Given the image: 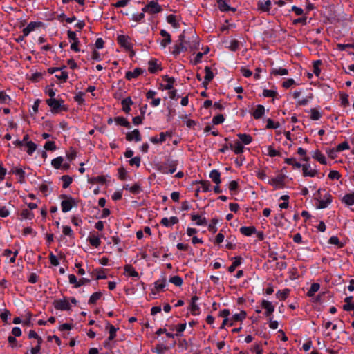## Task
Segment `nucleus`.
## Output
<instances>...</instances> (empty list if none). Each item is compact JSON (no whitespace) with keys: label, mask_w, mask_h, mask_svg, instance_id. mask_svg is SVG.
<instances>
[{"label":"nucleus","mask_w":354,"mask_h":354,"mask_svg":"<svg viewBox=\"0 0 354 354\" xmlns=\"http://www.w3.org/2000/svg\"><path fill=\"white\" fill-rule=\"evenodd\" d=\"M239 46V43L236 39H232L228 42L227 48H229L232 51H236Z\"/></svg>","instance_id":"nucleus-57"},{"label":"nucleus","mask_w":354,"mask_h":354,"mask_svg":"<svg viewBox=\"0 0 354 354\" xmlns=\"http://www.w3.org/2000/svg\"><path fill=\"white\" fill-rule=\"evenodd\" d=\"M114 121L117 124L126 127H129V122L123 117H117L115 118Z\"/></svg>","instance_id":"nucleus-51"},{"label":"nucleus","mask_w":354,"mask_h":354,"mask_svg":"<svg viewBox=\"0 0 354 354\" xmlns=\"http://www.w3.org/2000/svg\"><path fill=\"white\" fill-rule=\"evenodd\" d=\"M142 11L149 14H156L162 11V8L156 1H151L144 8Z\"/></svg>","instance_id":"nucleus-6"},{"label":"nucleus","mask_w":354,"mask_h":354,"mask_svg":"<svg viewBox=\"0 0 354 354\" xmlns=\"http://www.w3.org/2000/svg\"><path fill=\"white\" fill-rule=\"evenodd\" d=\"M352 299H353V297L351 296L347 297L345 299V301L346 302V304H345L344 306V307H343L344 310H345L346 311H349V310L354 309V304L353 303H351Z\"/></svg>","instance_id":"nucleus-50"},{"label":"nucleus","mask_w":354,"mask_h":354,"mask_svg":"<svg viewBox=\"0 0 354 354\" xmlns=\"http://www.w3.org/2000/svg\"><path fill=\"white\" fill-rule=\"evenodd\" d=\"M180 44L174 46L172 54L174 55H179L181 52L187 50H194L198 48L199 41L198 37L192 35L187 39L184 35H180Z\"/></svg>","instance_id":"nucleus-1"},{"label":"nucleus","mask_w":354,"mask_h":354,"mask_svg":"<svg viewBox=\"0 0 354 354\" xmlns=\"http://www.w3.org/2000/svg\"><path fill=\"white\" fill-rule=\"evenodd\" d=\"M163 174H173L176 170V163L175 162H167L160 168Z\"/></svg>","instance_id":"nucleus-16"},{"label":"nucleus","mask_w":354,"mask_h":354,"mask_svg":"<svg viewBox=\"0 0 354 354\" xmlns=\"http://www.w3.org/2000/svg\"><path fill=\"white\" fill-rule=\"evenodd\" d=\"M169 281L175 285L176 286L180 287L182 286L183 280L180 277L176 275L171 277L169 278Z\"/></svg>","instance_id":"nucleus-44"},{"label":"nucleus","mask_w":354,"mask_h":354,"mask_svg":"<svg viewBox=\"0 0 354 354\" xmlns=\"http://www.w3.org/2000/svg\"><path fill=\"white\" fill-rule=\"evenodd\" d=\"M218 6L221 11L228 12L230 10L234 11L235 9L231 8L225 0H218Z\"/></svg>","instance_id":"nucleus-32"},{"label":"nucleus","mask_w":354,"mask_h":354,"mask_svg":"<svg viewBox=\"0 0 354 354\" xmlns=\"http://www.w3.org/2000/svg\"><path fill=\"white\" fill-rule=\"evenodd\" d=\"M47 104L51 108L52 111L55 113H57L59 111L67 110V108L64 105L63 100H57L56 98L48 99L46 100Z\"/></svg>","instance_id":"nucleus-3"},{"label":"nucleus","mask_w":354,"mask_h":354,"mask_svg":"<svg viewBox=\"0 0 354 354\" xmlns=\"http://www.w3.org/2000/svg\"><path fill=\"white\" fill-rule=\"evenodd\" d=\"M246 317V313L244 310H241L239 313L234 314L230 317V326H232L236 322H242Z\"/></svg>","instance_id":"nucleus-17"},{"label":"nucleus","mask_w":354,"mask_h":354,"mask_svg":"<svg viewBox=\"0 0 354 354\" xmlns=\"http://www.w3.org/2000/svg\"><path fill=\"white\" fill-rule=\"evenodd\" d=\"M11 101V98L4 91H0V103L1 104H9Z\"/></svg>","instance_id":"nucleus-52"},{"label":"nucleus","mask_w":354,"mask_h":354,"mask_svg":"<svg viewBox=\"0 0 354 354\" xmlns=\"http://www.w3.org/2000/svg\"><path fill=\"white\" fill-rule=\"evenodd\" d=\"M319 288H320V286L319 283H313L310 286V287L308 291V293H307L309 297L313 296L319 290Z\"/></svg>","instance_id":"nucleus-48"},{"label":"nucleus","mask_w":354,"mask_h":354,"mask_svg":"<svg viewBox=\"0 0 354 354\" xmlns=\"http://www.w3.org/2000/svg\"><path fill=\"white\" fill-rule=\"evenodd\" d=\"M167 21L171 24L174 28H179V23L176 17L174 15H169L167 17Z\"/></svg>","instance_id":"nucleus-38"},{"label":"nucleus","mask_w":354,"mask_h":354,"mask_svg":"<svg viewBox=\"0 0 354 354\" xmlns=\"http://www.w3.org/2000/svg\"><path fill=\"white\" fill-rule=\"evenodd\" d=\"M265 113V108L262 105H258L253 111V117L255 119L261 118Z\"/></svg>","instance_id":"nucleus-33"},{"label":"nucleus","mask_w":354,"mask_h":354,"mask_svg":"<svg viewBox=\"0 0 354 354\" xmlns=\"http://www.w3.org/2000/svg\"><path fill=\"white\" fill-rule=\"evenodd\" d=\"M178 218L176 216H171L169 218L165 217L162 218L160 223L167 227H170L178 223Z\"/></svg>","instance_id":"nucleus-18"},{"label":"nucleus","mask_w":354,"mask_h":354,"mask_svg":"<svg viewBox=\"0 0 354 354\" xmlns=\"http://www.w3.org/2000/svg\"><path fill=\"white\" fill-rule=\"evenodd\" d=\"M272 2L270 0H259L257 3V10L261 12H269Z\"/></svg>","instance_id":"nucleus-13"},{"label":"nucleus","mask_w":354,"mask_h":354,"mask_svg":"<svg viewBox=\"0 0 354 354\" xmlns=\"http://www.w3.org/2000/svg\"><path fill=\"white\" fill-rule=\"evenodd\" d=\"M302 161L303 162H301V167L302 168L304 176L310 177L315 176L317 174V170L308 163L306 158H304Z\"/></svg>","instance_id":"nucleus-9"},{"label":"nucleus","mask_w":354,"mask_h":354,"mask_svg":"<svg viewBox=\"0 0 354 354\" xmlns=\"http://www.w3.org/2000/svg\"><path fill=\"white\" fill-rule=\"evenodd\" d=\"M201 188L202 192H207L211 190V185L209 182L202 181L201 183Z\"/></svg>","instance_id":"nucleus-64"},{"label":"nucleus","mask_w":354,"mask_h":354,"mask_svg":"<svg viewBox=\"0 0 354 354\" xmlns=\"http://www.w3.org/2000/svg\"><path fill=\"white\" fill-rule=\"evenodd\" d=\"M163 83L160 84V87L162 90H171L174 88L175 79L167 75L163 77Z\"/></svg>","instance_id":"nucleus-15"},{"label":"nucleus","mask_w":354,"mask_h":354,"mask_svg":"<svg viewBox=\"0 0 354 354\" xmlns=\"http://www.w3.org/2000/svg\"><path fill=\"white\" fill-rule=\"evenodd\" d=\"M75 205H76V203L74 198L69 196H63V200L61 202V207L63 212H69Z\"/></svg>","instance_id":"nucleus-5"},{"label":"nucleus","mask_w":354,"mask_h":354,"mask_svg":"<svg viewBox=\"0 0 354 354\" xmlns=\"http://www.w3.org/2000/svg\"><path fill=\"white\" fill-rule=\"evenodd\" d=\"M191 219L193 221H195V224L198 226H203L207 225V219L198 214H191Z\"/></svg>","instance_id":"nucleus-23"},{"label":"nucleus","mask_w":354,"mask_h":354,"mask_svg":"<svg viewBox=\"0 0 354 354\" xmlns=\"http://www.w3.org/2000/svg\"><path fill=\"white\" fill-rule=\"evenodd\" d=\"M275 189H283L285 187V178L283 176H277L270 179L268 182Z\"/></svg>","instance_id":"nucleus-11"},{"label":"nucleus","mask_w":354,"mask_h":354,"mask_svg":"<svg viewBox=\"0 0 354 354\" xmlns=\"http://www.w3.org/2000/svg\"><path fill=\"white\" fill-rule=\"evenodd\" d=\"M24 146L27 148V153L29 154L32 153L37 149V145L32 141L26 142Z\"/></svg>","instance_id":"nucleus-55"},{"label":"nucleus","mask_w":354,"mask_h":354,"mask_svg":"<svg viewBox=\"0 0 354 354\" xmlns=\"http://www.w3.org/2000/svg\"><path fill=\"white\" fill-rule=\"evenodd\" d=\"M106 329L109 330V336L104 343V347L109 348L110 347V342L113 340L116 337L117 331L118 330V328L114 326L111 324L109 322H107L105 326Z\"/></svg>","instance_id":"nucleus-7"},{"label":"nucleus","mask_w":354,"mask_h":354,"mask_svg":"<svg viewBox=\"0 0 354 354\" xmlns=\"http://www.w3.org/2000/svg\"><path fill=\"white\" fill-rule=\"evenodd\" d=\"M68 281L71 284H73L75 288H79L84 284L83 280L77 281L74 274H69Z\"/></svg>","instance_id":"nucleus-37"},{"label":"nucleus","mask_w":354,"mask_h":354,"mask_svg":"<svg viewBox=\"0 0 354 354\" xmlns=\"http://www.w3.org/2000/svg\"><path fill=\"white\" fill-rule=\"evenodd\" d=\"M167 286V281L162 277L154 282V286L151 289V295L153 299L156 298V294L162 292Z\"/></svg>","instance_id":"nucleus-4"},{"label":"nucleus","mask_w":354,"mask_h":354,"mask_svg":"<svg viewBox=\"0 0 354 354\" xmlns=\"http://www.w3.org/2000/svg\"><path fill=\"white\" fill-rule=\"evenodd\" d=\"M172 136L171 131L161 132L159 136H151L149 140L154 144L162 143L169 140Z\"/></svg>","instance_id":"nucleus-8"},{"label":"nucleus","mask_w":354,"mask_h":354,"mask_svg":"<svg viewBox=\"0 0 354 354\" xmlns=\"http://www.w3.org/2000/svg\"><path fill=\"white\" fill-rule=\"evenodd\" d=\"M102 297L100 292H96L92 294L88 301V304H95Z\"/></svg>","instance_id":"nucleus-45"},{"label":"nucleus","mask_w":354,"mask_h":354,"mask_svg":"<svg viewBox=\"0 0 354 354\" xmlns=\"http://www.w3.org/2000/svg\"><path fill=\"white\" fill-rule=\"evenodd\" d=\"M160 35L164 37L163 39L160 41V46L165 48L167 45L171 44V36L165 30H161Z\"/></svg>","instance_id":"nucleus-20"},{"label":"nucleus","mask_w":354,"mask_h":354,"mask_svg":"<svg viewBox=\"0 0 354 354\" xmlns=\"http://www.w3.org/2000/svg\"><path fill=\"white\" fill-rule=\"evenodd\" d=\"M204 55V53H198L196 55V57L192 59L190 62L193 65H197L198 64L201 63L202 61V57Z\"/></svg>","instance_id":"nucleus-61"},{"label":"nucleus","mask_w":354,"mask_h":354,"mask_svg":"<svg viewBox=\"0 0 354 354\" xmlns=\"http://www.w3.org/2000/svg\"><path fill=\"white\" fill-rule=\"evenodd\" d=\"M63 158L62 156H57L52 160V165L55 169H61L65 167V165L62 164Z\"/></svg>","instance_id":"nucleus-39"},{"label":"nucleus","mask_w":354,"mask_h":354,"mask_svg":"<svg viewBox=\"0 0 354 354\" xmlns=\"http://www.w3.org/2000/svg\"><path fill=\"white\" fill-rule=\"evenodd\" d=\"M228 189L232 195L236 194L238 191V182L236 180L230 181L228 184Z\"/></svg>","instance_id":"nucleus-47"},{"label":"nucleus","mask_w":354,"mask_h":354,"mask_svg":"<svg viewBox=\"0 0 354 354\" xmlns=\"http://www.w3.org/2000/svg\"><path fill=\"white\" fill-rule=\"evenodd\" d=\"M123 189L129 191L132 194H138L141 191L140 186L138 183H135L132 185L129 184L124 185Z\"/></svg>","instance_id":"nucleus-26"},{"label":"nucleus","mask_w":354,"mask_h":354,"mask_svg":"<svg viewBox=\"0 0 354 354\" xmlns=\"http://www.w3.org/2000/svg\"><path fill=\"white\" fill-rule=\"evenodd\" d=\"M331 203L330 196L327 195L325 196L324 199L319 200L317 204V207L318 209H324L327 207L329 204Z\"/></svg>","instance_id":"nucleus-28"},{"label":"nucleus","mask_w":354,"mask_h":354,"mask_svg":"<svg viewBox=\"0 0 354 354\" xmlns=\"http://www.w3.org/2000/svg\"><path fill=\"white\" fill-rule=\"evenodd\" d=\"M53 305L55 309L59 310L69 311L71 310L70 300L68 299V297H64L62 299L54 300Z\"/></svg>","instance_id":"nucleus-2"},{"label":"nucleus","mask_w":354,"mask_h":354,"mask_svg":"<svg viewBox=\"0 0 354 354\" xmlns=\"http://www.w3.org/2000/svg\"><path fill=\"white\" fill-rule=\"evenodd\" d=\"M159 68L158 64L156 61L151 60L149 62L148 70L150 73H154L158 71Z\"/></svg>","instance_id":"nucleus-49"},{"label":"nucleus","mask_w":354,"mask_h":354,"mask_svg":"<svg viewBox=\"0 0 354 354\" xmlns=\"http://www.w3.org/2000/svg\"><path fill=\"white\" fill-rule=\"evenodd\" d=\"M261 306L262 308L265 310V316L268 317H270L272 316V313L275 310V306L272 304L271 301L263 299L261 301Z\"/></svg>","instance_id":"nucleus-12"},{"label":"nucleus","mask_w":354,"mask_h":354,"mask_svg":"<svg viewBox=\"0 0 354 354\" xmlns=\"http://www.w3.org/2000/svg\"><path fill=\"white\" fill-rule=\"evenodd\" d=\"M129 163L133 167H138L140 164V158L139 156H134L129 160Z\"/></svg>","instance_id":"nucleus-62"},{"label":"nucleus","mask_w":354,"mask_h":354,"mask_svg":"<svg viewBox=\"0 0 354 354\" xmlns=\"http://www.w3.org/2000/svg\"><path fill=\"white\" fill-rule=\"evenodd\" d=\"M342 201L347 206H351L354 205V192L344 195Z\"/></svg>","instance_id":"nucleus-29"},{"label":"nucleus","mask_w":354,"mask_h":354,"mask_svg":"<svg viewBox=\"0 0 354 354\" xmlns=\"http://www.w3.org/2000/svg\"><path fill=\"white\" fill-rule=\"evenodd\" d=\"M232 265L228 268L230 272H233L242 263V258L241 257H235L232 258Z\"/></svg>","instance_id":"nucleus-30"},{"label":"nucleus","mask_w":354,"mask_h":354,"mask_svg":"<svg viewBox=\"0 0 354 354\" xmlns=\"http://www.w3.org/2000/svg\"><path fill=\"white\" fill-rule=\"evenodd\" d=\"M63 188H67L72 183V178L69 176H62L61 178Z\"/></svg>","instance_id":"nucleus-53"},{"label":"nucleus","mask_w":354,"mask_h":354,"mask_svg":"<svg viewBox=\"0 0 354 354\" xmlns=\"http://www.w3.org/2000/svg\"><path fill=\"white\" fill-rule=\"evenodd\" d=\"M321 118V113L317 109H310V118L313 120H318Z\"/></svg>","instance_id":"nucleus-58"},{"label":"nucleus","mask_w":354,"mask_h":354,"mask_svg":"<svg viewBox=\"0 0 354 354\" xmlns=\"http://www.w3.org/2000/svg\"><path fill=\"white\" fill-rule=\"evenodd\" d=\"M39 22H30L28 24L26 27L23 29V35L24 37H27L31 32L34 31L35 28L39 26Z\"/></svg>","instance_id":"nucleus-19"},{"label":"nucleus","mask_w":354,"mask_h":354,"mask_svg":"<svg viewBox=\"0 0 354 354\" xmlns=\"http://www.w3.org/2000/svg\"><path fill=\"white\" fill-rule=\"evenodd\" d=\"M100 237V235L95 232H90L88 236V241L93 247L97 248L101 244Z\"/></svg>","instance_id":"nucleus-14"},{"label":"nucleus","mask_w":354,"mask_h":354,"mask_svg":"<svg viewBox=\"0 0 354 354\" xmlns=\"http://www.w3.org/2000/svg\"><path fill=\"white\" fill-rule=\"evenodd\" d=\"M285 162L288 164L293 166V167L299 169L301 167V162L299 160H297L295 157L292 156L290 158H286L285 159Z\"/></svg>","instance_id":"nucleus-34"},{"label":"nucleus","mask_w":354,"mask_h":354,"mask_svg":"<svg viewBox=\"0 0 354 354\" xmlns=\"http://www.w3.org/2000/svg\"><path fill=\"white\" fill-rule=\"evenodd\" d=\"M205 80H204L203 84H208L213 79L214 74H213L212 71H211V69L208 66H206L205 68Z\"/></svg>","instance_id":"nucleus-43"},{"label":"nucleus","mask_w":354,"mask_h":354,"mask_svg":"<svg viewBox=\"0 0 354 354\" xmlns=\"http://www.w3.org/2000/svg\"><path fill=\"white\" fill-rule=\"evenodd\" d=\"M209 177L212 180V181L216 183V185H219L221 182V174L216 169H213L211 171L209 174Z\"/></svg>","instance_id":"nucleus-31"},{"label":"nucleus","mask_w":354,"mask_h":354,"mask_svg":"<svg viewBox=\"0 0 354 354\" xmlns=\"http://www.w3.org/2000/svg\"><path fill=\"white\" fill-rule=\"evenodd\" d=\"M65 68H66V66L60 68L59 71H58V72L55 74V77L58 80H59L64 82H66V80H68V73L65 71Z\"/></svg>","instance_id":"nucleus-27"},{"label":"nucleus","mask_w":354,"mask_h":354,"mask_svg":"<svg viewBox=\"0 0 354 354\" xmlns=\"http://www.w3.org/2000/svg\"><path fill=\"white\" fill-rule=\"evenodd\" d=\"M290 290L288 288L283 289L282 290H279L276 293V297L279 300H285L289 295Z\"/></svg>","instance_id":"nucleus-40"},{"label":"nucleus","mask_w":354,"mask_h":354,"mask_svg":"<svg viewBox=\"0 0 354 354\" xmlns=\"http://www.w3.org/2000/svg\"><path fill=\"white\" fill-rule=\"evenodd\" d=\"M271 74L274 75H286L288 74V71L286 68L281 67L272 68Z\"/></svg>","instance_id":"nucleus-36"},{"label":"nucleus","mask_w":354,"mask_h":354,"mask_svg":"<svg viewBox=\"0 0 354 354\" xmlns=\"http://www.w3.org/2000/svg\"><path fill=\"white\" fill-rule=\"evenodd\" d=\"M133 102L130 97H127L122 101V104L123 106V110L125 112H129L130 111V106L132 104Z\"/></svg>","instance_id":"nucleus-46"},{"label":"nucleus","mask_w":354,"mask_h":354,"mask_svg":"<svg viewBox=\"0 0 354 354\" xmlns=\"http://www.w3.org/2000/svg\"><path fill=\"white\" fill-rule=\"evenodd\" d=\"M44 147L46 151H53L56 149V145L55 142L48 140L45 143Z\"/></svg>","instance_id":"nucleus-60"},{"label":"nucleus","mask_w":354,"mask_h":354,"mask_svg":"<svg viewBox=\"0 0 354 354\" xmlns=\"http://www.w3.org/2000/svg\"><path fill=\"white\" fill-rule=\"evenodd\" d=\"M250 351L254 354H263V348L260 344H255L250 348Z\"/></svg>","instance_id":"nucleus-59"},{"label":"nucleus","mask_w":354,"mask_h":354,"mask_svg":"<svg viewBox=\"0 0 354 354\" xmlns=\"http://www.w3.org/2000/svg\"><path fill=\"white\" fill-rule=\"evenodd\" d=\"M224 120H225L224 116L223 115H221V114L215 115L212 118V122H213L214 124H221V123H223L224 122Z\"/></svg>","instance_id":"nucleus-63"},{"label":"nucleus","mask_w":354,"mask_h":354,"mask_svg":"<svg viewBox=\"0 0 354 354\" xmlns=\"http://www.w3.org/2000/svg\"><path fill=\"white\" fill-rule=\"evenodd\" d=\"M240 232L245 236H250L255 232L254 227H241Z\"/></svg>","instance_id":"nucleus-42"},{"label":"nucleus","mask_w":354,"mask_h":354,"mask_svg":"<svg viewBox=\"0 0 354 354\" xmlns=\"http://www.w3.org/2000/svg\"><path fill=\"white\" fill-rule=\"evenodd\" d=\"M266 127L268 129H278L280 127V124H279V122H274L272 120L269 118L267 120Z\"/></svg>","instance_id":"nucleus-54"},{"label":"nucleus","mask_w":354,"mask_h":354,"mask_svg":"<svg viewBox=\"0 0 354 354\" xmlns=\"http://www.w3.org/2000/svg\"><path fill=\"white\" fill-rule=\"evenodd\" d=\"M41 339H39L37 344L32 348L30 351H27L25 354H38L41 349Z\"/></svg>","instance_id":"nucleus-56"},{"label":"nucleus","mask_w":354,"mask_h":354,"mask_svg":"<svg viewBox=\"0 0 354 354\" xmlns=\"http://www.w3.org/2000/svg\"><path fill=\"white\" fill-rule=\"evenodd\" d=\"M107 177L108 176H96V177L91 178L89 180V182L91 183L104 184L107 181Z\"/></svg>","instance_id":"nucleus-41"},{"label":"nucleus","mask_w":354,"mask_h":354,"mask_svg":"<svg viewBox=\"0 0 354 354\" xmlns=\"http://www.w3.org/2000/svg\"><path fill=\"white\" fill-rule=\"evenodd\" d=\"M127 139L129 141H136L138 142L141 140V136L138 129H134L132 131L129 132L126 136Z\"/></svg>","instance_id":"nucleus-24"},{"label":"nucleus","mask_w":354,"mask_h":354,"mask_svg":"<svg viewBox=\"0 0 354 354\" xmlns=\"http://www.w3.org/2000/svg\"><path fill=\"white\" fill-rule=\"evenodd\" d=\"M239 140L243 144V145H248L250 144L252 138V137L246 133H239L238 135Z\"/></svg>","instance_id":"nucleus-35"},{"label":"nucleus","mask_w":354,"mask_h":354,"mask_svg":"<svg viewBox=\"0 0 354 354\" xmlns=\"http://www.w3.org/2000/svg\"><path fill=\"white\" fill-rule=\"evenodd\" d=\"M124 274L127 277H131L136 279H138L140 277L138 272L131 265H127L124 267Z\"/></svg>","instance_id":"nucleus-22"},{"label":"nucleus","mask_w":354,"mask_h":354,"mask_svg":"<svg viewBox=\"0 0 354 354\" xmlns=\"http://www.w3.org/2000/svg\"><path fill=\"white\" fill-rule=\"evenodd\" d=\"M231 147L233 151L236 154L244 152L243 145L239 140L234 141V142L231 144Z\"/></svg>","instance_id":"nucleus-25"},{"label":"nucleus","mask_w":354,"mask_h":354,"mask_svg":"<svg viewBox=\"0 0 354 354\" xmlns=\"http://www.w3.org/2000/svg\"><path fill=\"white\" fill-rule=\"evenodd\" d=\"M144 72L140 68H136L133 71H129L126 73L125 77L128 80H131L132 79L138 77Z\"/></svg>","instance_id":"nucleus-21"},{"label":"nucleus","mask_w":354,"mask_h":354,"mask_svg":"<svg viewBox=\"0 0 354 354\" xmlns=\"http://www.w3.org/2000/svg\"><path fill=\"white\" fill-rule=\"evenodd\" d=\"M117 40L118 44L126 50H130L132 49L133 45L129 36L119 35L117 37Z\"/></svg>","instance_id":"nucleus-10"}]
</instances>
